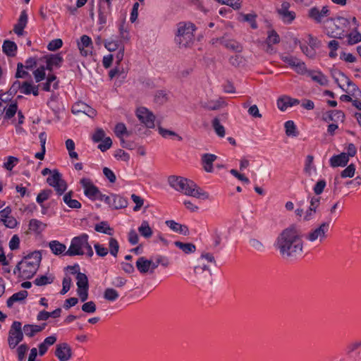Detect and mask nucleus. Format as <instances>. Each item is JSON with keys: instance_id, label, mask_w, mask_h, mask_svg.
I'll list each match as a JSON object with an SVG mask.
<instances>
[{"instance_id": "nucleus-1", "label": "nucleus", "mask_w": 361, "mask_h": 361, "mask_svg": "<svg viewBox=\"0 0 361 361\" xmlns=\"http://www.w3.org/2000/svg\"><path fill=\"white\" fill-rule=\"evenodd\" d=\"M275 247L283 258L294 259L300 256L303 251V241L296 226L290 225L278 235Z\"/></svg>"}, {"instance_id": "nucleus-2", "label": "nucleus", "mask_w": 361, "mask_h": 361, "mask_svg": "<svg viewBox=\"0 0 361 361\" xmlns=\"http://www.w3.org/2000/svg\"><path fill=\"white\" fill-rule=\"evenodd\" d=\"M169 185L175 190L185 195L202 199H209V194L202 190L194 181L178 176H170L168 178Z\"/></svg>"}, {"instance_id": "nucleus-3", "label": "nucleus", "mask_w": 361, "mask_h": 361, "mask_svg": "<svg viewBox=\"0 0 361 361\" xmlns=\"http://www.w3.org/2000/svg\"><path fill=\"white\" fill-rule=\"evenodd\" d=\"M42 259L40 252L35 251L25 257L18 263V269H22L21 277L31 279L37 272Z\"/></svg>"}, {"instance_id": "nucleus-4", "label": "nucleus", "mask_w": 361, "mask_h": 361, "mask_svg": "<svg viewBox=\"0 0 361 361\" xmlns=\"http://www.w3.org/2000/svg\"><path fill=\"white\" fill-rule=\"evenodd\" d=\"M331 75L340 88L353 98L361 99V90L343 73L334 71L331 72Z\"/></svg>"}, {"instance_id": "nucleus-5", "label": "nucleus", "mask_w": 361, "mask_h": 361, "mask_svg": "<svg viewBox=\"0 0 361 361\" xmlns=\"http://www.w3.org/2000/svg\"><path fill=\"white\" fill-rule=\"evenodd\" d=\"M349 24L350 20L344 17L329 18L326 20V33L329 37L342 39L344 36V29Z\"/></svg>"}, {"instance_id": "nucleus-6", "label": "nucleus", "mask_w": 361, "mask_h": 361, "mask_svg": "<svg viewBox=\"0 0 361 361\" xmlns=\"http://www.w3.org/2000/svg\"><path fill=\"white\" fill-rule=\"evenodd\" d=\"M195 30V25L192 23L178 24L175 42L179 47H186L193 42Z\"/></svg>"}, {"instance_id": "nucleus-7", "label": "nucleus", "mask_w": 361, "mask_h": 361, "mask_svg": "<svg viewBox=\"0 0 361 361\" xmlns=\"http://www.w3.org/2000/svg\"><path fill=\"white\" fill-rule=\"evenodd\" d=\"M89 235L87 233L74 237L71 242L69 248L65 252V255L73 257L75 255H83V249L88 245Z\"/></svg>"}, {"instance_id": "nucleus-8", "label": "nucleus", "mask_w": 361, "mask_h": 361, "mask_svg": "<svg viewBox=\"0 0 361 361\" xmlns=\"http://www.w3.org/2000/svg\"><path fill=\"white\" fill-rule=\"evenodd\" d=\"M24 332L22 323L14 321L8 331V344L11 349H14L23 340Z\"/></svg>"}, {"instance_id": "nucleus-9", "label": "nucleus", "mask_w": 361, "mask_h": 361, "mask_svg": "<svg viewBox=\"0 0 361 361\" xmlns=\"http://www.w3.org/2000/svg\"><path fill=\"white\" fill-rule=\"evenodd\" d=\"M47 183L55 189L59 195L67 190V184L58 170L52 171L51 176L47 178Z\"/></svg>"}, {"instance_id": "nucleus-10", "label": "nucleus", "mask_w": 361, "mask_h": 361, "mask_svg": "<svg viewBox=\"0 0 361 361\" xmlns=\"http://www.w3.org/2000/svg\"><path fill=\"white\" fill-rule=\"evenodd\" d=\"M330 221L322 223L317 228L310 231L306 236V238L310 242L319 240L322 242L326 238V233L329 231Z\"/></svg>"}, {"instance_id": "nucleus-11", "label": "nucleus", "mask_w": 361, "mask_h": 361, "mask_svg": "<svg viewBox=\"0 0 361 361\" xmlns=\"http://www.w3.org/2000/svg\"><path fill=\"white\" fill-rule=\"evenodd\" d=\"M136 115L140 122L147 128H154L155 116L148 109L143 106L139 107L136 111Z\"/></svg>"}, {"instance_id": "nucleus-12", "label": "nucleus", "mask_w": 361, "mask_h": 361, "mask_svg": "<svg viewBox=\"0 0 361 361\" xmlns=\"http://www.w3.org/2000/svg\"><path fill=\"white\" fill-rule=\"evenodd\" d=\"M80 183L84 190V194L86 197L92 200H97V197L99 195L100 191L90 178H82L80 180Z\"/></svg>"}, {"instance_id": "nucleus-13", "label": "nucleus", "mask_w": 361, "mask_h": 361, "mask_svg": "<svg viewBox=\"0 0 361 361\" xmlns=\"http://www.w3.org/2000/svg\"><path fill=\"white\" fill-rule=\"evenodd\" d=\"M54 355L59 361H69L73 357V350L68 343H61L56 345Z\"/></svg>"}, {"instance_id": "nucleus-14", "label": "nucleus", "mask_w": 361, "mask_h": 361, "mask_svg": "<svg viewBox=\"0 0 361 361\" xmlns=\"http://www.w3.org/2000/svg\"><path fill=\"white\" fill-rule=\"evenodd\" d=\"M72 113L78 114L80 113L85 114L90 118L96 116L97 111L95 109L87 105L83 102H75L72 106Z\"/></svg>"}, {"instance_id": "nucleus-15", "label": "nucleus", "mask_w": 361, "mask_h": 361, "mask_svg": "<svg viewBox=\"0 0 361 361\" xmlns=\"http://www.w3.org/2000/svg\"><path fill=\"white\" fill-rule=\"evenodd\" d=\"M329 15L330 11L326 6H323L321 10L314 6L311 8L308 11V16L317 23H321L323 18L327 17Z\"/></svg>"}, {"instance_id": "nucleus-16", "label": "nucleus", "mask_w": 361, "mask_h": 361, "mask_svg": "<svg viewBox=\"0 0 361 361\" xmlns=\"http://www.w3.org/2000/svg\"><path fill=\"white\" fill-rule=\"evenodd\" d=\"M194 273L197 279L202 281H209L212 275L210 269L204 264L195 266Z\"/></svg>"}, {"instance_id": "nucleus-17", "label": "nucleus", "mask_w": 361, "mask_h": 361, "mask_svg": "<svg viewBox=\"0 0 361 361\" xmlns=\"http://www.w3.org/2000/svg\"><path fill=\"white\" fill-rule=\"evenodd\" d=\"M78 47L82 56H87L92 53V42L91 38L85 35L80 37V40L78 42Z\"/></svg>"}, {"instance_id": "nucleus-18", "label": "nucleus", "mask_w": 361, "mask_h": 361, "mask_svg": "<svg viewBox=\"0 0 361 361\" xmlns=\"http://www.w3.org/2000/svg\"><path fill=\"white\" fill-rule=\"evenodd\" d=\"M345 117L344 113L341 110H330L323 114L322 119L325 122L338 123L339 121L343 122Z\"/></svg>"}, {"instance_id": "nucleus-19", "label": "nucleus", "mask_w": 361, "mask_h": 361, "mask_svg": "<svg viewBox=\"0 0 361 361\" xmlns=\"http://www.w3.org/2000/svg\"><path fill=\"white\" fill-rule=\"evenodd\" d=\"M300 104L298 99H294L288 96H283L277 99V106L282 111H286L288 107L293 106Z\"/></svg>"}, {"instance_id": "nucleus-20", "label": "nucleus", "mask_w": 361, "mask_h": 361, "mask_svg": "<svg viewBox=\"0 0 361 361\" xmlns=\"http://www.w3.org/2000/svg\"><path fill=\"white\" fill-rule=\"evenodd\" d=\"M27 23V14L25 10L21 11L18 23L14 25L13 32L18 36L23 34V30Z\"/></svg>"}, {"instance_id": "nucleus-21", "label": "nucleus", "mask_w": 361, "mask_h": 361, "mask_svg": "<svg viewBox=\"0 0 361 361\" xmlns=\"http://www.w3.org/2000/svg\"><path fill=\"white\" fill-rule=\"evenodd\" d=\"M47 324L43 323L41 325L25 324L23 326L24 334L30 338L33 337L36 334L41 332L46 327Z\"/></svg>"}, {"instance_id": "nucleus-22", "label": "nucleus", "mask_w": 361, "mask_h": 361, "mask_svg": "<svg viewBox=\"0 0 361 361\" xmlns=\"http://www.w3.org/2000/svg\"><path fill=\"white\" fill-rule=\"evenodd\" d=\"M307 75L315 82L322 86H326L328 85L327 78L319 71L310 70L307 72Z\"/></svg>"}, {"instance_id": "nucleus-23", "label": "nucleus", "mask_w": 361, "mask_h": 361, "mask_svg": "<svg viewBox=\"0 0 361 361\" xmlns=\"http://www.w3.org/2000/svg\"><path fill=\"white\" fill-rule=\"evenodd\" d=\"M349 161L348 155L343 152L338 155H334L330 159V164L332 167L345 166Z\"/></svg>"}, {"instance_id": "nucleus-24", "label": "nucleus", "mask_w": 361, "mask_h": 361, "mask_svg": "<svg viewBox=\"0 0 361 361\" xmlns=\"http://www.w3.org/2000/svg\"><path fill=\"white\" fill-rule=\"evenodd\" d=\"M166 224L173 231L188 235L189 234V229L187 226L180 224L173 220H168Z\"/></svg>"}, {"instance_id": "nucleus-25", "label": "nucleus", "mask_w": 361, "mask_h": 361, "mask_svg": "<svg viewBox=\"0 0 361 361\" xmlns=\"http://www.w3.org/2000/svg\"><path fill=\"white\" fill-rule=\"evenodd\" d=\"M128 206V200L123 197L112 194L111 207L114 209L126 208Z\"/></svg>"}, {"instance_id": "nucleus-26", "label": "nucleus", "mask_w": 361, "mask_h": 361, "mask_svg": "<svg viewBox=\"0 0 361 361\" xmlns=\"http://www.w3.org/2000/svg\"><path fill=\"white\" fill-rule=\"evenodd\" d=\"M28 227L30 231L39 234L47 228V224L38 219H32L29 221Z\"/></svg>"}, {"instance_id": "nucleus-27", "label": "nucleus", "mask_w": 361, "mask_h": 361, "mask_svg": "<svg viewBox=\"0 0 361 361\" xmlns=\"http://www.w3.org/2000/svg\"><path fill=\"white\" fill-rule=\"evenodd\" d=\"M219 41L220 44L224 45L225 47L236 52H240L243 50V47L240 44L236 41L226 39L224 37L219 39Z\"/></svg>"}, {"instance_id": "nucleus-28", "label": "nucleus", "mask_w": 361, "mask_h": 361, "mask_svg": "<svg viewBox=\"0 0 361 361\" xmlns=\"http://www.w3.org/2000/svg\"><path fill=\"white\" fill-rule=\"evenodd\" d=\"M28 295L27 290H20L18 293L13 294L6 301L8 307H12L14 302H21L24 300Z\"/></svg>"}, {"instance_id": "nucleus-29", "label": "nucleus", "mask_w": 361, "mask_h": 361, "mask_svg": "<svg viewBox=\"0 0 361 361\" xmlns=\"http://www.w3.org/2000/svg\"><path fill=\"white\" fill-rule=\"evenodd\" d=\"M49 247L51 250L52 253L55 255H59L65 252L66 250V246L65 244L60 243L58 240H51L49 243Z\"/></svg>"}, {"instance_id": "nucleus-30", "label": "nucleus", "mask_w": 361, "mask_h": 361, "mask_svg": "<svg viewBox=\"0 0 361 361\" xmlns=\"http://www.w3.org/2000/svg\"><path fill=\"white\" fill-rule=\"evenodd\" d=\"M217 157L213 154H204L202 157V161L204 164V169L207 172L213 171V162L216 159Z\"/></svg>"}, {"instance_id": "nucleus-31", "label": "nucleus", "mask_w": 361, "mask_h": 361, "mask_svg": "<svg viewBox=\"0 0 361 361\" xmlns=\"http://www.w3.org/2000/svg\"><path fill=\"white\" fill-rule=\"evenodd\" d=\"M2 50L8 56H14L17 51V45L14 42L7 39L4 42Z\"/></svg>"}, {"instance_id": "nucleus-32", "label": "nucleus", "mask_w": 361, "mask_h": 361, "mask_svg": "<svg viewBox=\"0 0 361 361\" xmlns=\"http://www.w3.org/2000/svg\"><path fill=\"white\" fill-rule=\"evenodd\" d=\"M136 267L141 274H146L150 269V260L144 257H140L136 262Z\"/></svg>"}, {"instance_id": "nucleus-33", "label": "nucleus", "mask_w": 361, "mask_h": 361, "mask_svg": "<svg viewBox=\"0 0 361 361\" xmlns=\"http://www.w3.org/2000/svg\"><path fill=\"white\" fill-rule=\"evenodd\" d=\"M201 105L204 109L207 110H217L224 105V101L222 98H219L216 100L202 102Z\"/></svg>"}, {"instance_id": "nucleus-34", "label": "nucleus", "mask_w": 361, "mask_h": 361, "mask_svg": "<svg viewBox=\"0 0 361 361\" xmlns=\"http://www.w3.org/2000/svg\"><path fill=\"white\" fill-rule=\"evenodd\" d=\"M73 192L70 191L66 193L63 197V202L71 209H79L81 204L77 200L72 199Z\"/></svg>"}, {"instance_id": "nucleus-35", "label": "nucleus", "mask_w": 361, "mask_h": 361, "mask_svg": "<svg viewBox=\"0 0 361 361\" xmlns=\"http://www.w3.org/2000/svg\"><path fill=\"white\" fill-rule=\"evenodd\" d=\"M123 45L121 40L114 39L113 38H109L104 42L105 48L111 52L118 49Z\"/></svg>"}, {"instance_id": "nucleus-36", "label": "nucleus", "mask_w": 361, "mask_h": 361, "mask_svg": "<svg viewBox=\"0 0 361 361\" xmlns=\"http://www.w3.org/2000/svg\"><path fill=\"white\" fill-rule=\"evenodd\" d=\"M138 232L145 238H149L153 233L152 230L147 221H142L141 225L138 227Z\"/></svg>"}, {"instance_id": "nucleus-37", "label": "nucleus", "mask_w": 361, "mask_h": 361, "mask_svg": "<svg viewBox=\"0 0 361 361\" xmlns=\"http://www.w3.org/2000/svg\"><path fill=\"white\" fill-rule=\"evenodd\" d=\"M174 245L185 254L192 253L196 250L195 245L191 243H185L180 241H176L174 242Z\"/></svg>"}, {"instance_id": "nucleus-38", "label": "nucleus", "mask_w": 361, "mask_h": 361, "mask_svg": "<svg viewBox=\"0 0 361 361\" xmlns=\"http://www.w3.org/2000/svg\"><path fill=\"white\" fill-rule=\"evenodd\" d=\"M94 229L97 232L105 233L109 235H113L114 234V229L109 226L106 221H102L96 224Z\"/></svg>"}, {"instance_id": "nucleus-39", "label": "nucleus", "mask_w": 361, "mask_h": 361, "mask_svg": "<svg viewBox=\"0 0 361 361\" xmlns=\"http://www.w3.org/2000/svg\"><path fill=\"white\" fill-rule=\"evenodd\" d=\"M169 100V95L165 90H157L155 92L154 101L159 105H163Z\"/></svg>"}, {"instance_id": "nucleus-40", "label": "nucleus", "mask_w": 361, "mask_h": 361, "mask_svg": "<svg viewBox=\"0 0 361 361\" xmlns=\"http://www.w3.org/2000/svg\"><path fill=\"white\" fill-rule=\"evenodd\" d=\"M78 289H88V279L87 276L81 272H78L76 276Z\"/></svg>"}, {"instance_id": "nucleus-41", "label": "nucleus", "mask_w": 361, "mask_h": 361, "mask_svg": "<svg viewBox=\"0 0 361 361\" xmlns=\"http://www.w3.org/2000/svg\"><path fill=\"white\" fill-rule=\"evenodd\" d=\"M212 128H214L216 134L220 137H224L226 132L224 127L220 123V121L218 118H214L212 122Z\"/></svg>"}, {"instance_id": "nucleus-42", "label": "nucleus", "mask_w": 361, "mask_h": 361, "mask_svg": "<svg viewBox=\"0 0 361 361\" xmlns=\"http://www.w3.org/2000/svg\"><path fill=\"white\" fill-rule=\"evenodd\" d=\"M47 59L49 61V66L51 65L56 68L61 67L62 62L63 61V59L61 54H51Z\"/></svg>"}, {"instance_id": "nucleus-43", "label": "nucleus", "mask_w": 361, "mask_h": 361, "mask_svg": "<svg viewBox=\"0 0 361 361\" xmlns=\"http://www.w3.org/2000/svg\"><path fill=\"white\" fill-rule=\"evenodd\" d=\"M286 134L288 136L296 137L298 133L296 130V126L293 121H288L284 124Z\"/></svg>"}, {"instance_id": "nucleus-44", "label": "nucleus", "mask_w": 361, "mask_h": 361, "mask_svg": "<svg viewBox=\"0 0 361 361\" xmlns=\"http://www.w3.org/2000/svg\"><path fill=\"white\" fill-rule=\"evenodd\" d=\"M53 193L52 190L50 189L42 190L39 192L36 197V202L42 205L43 202L47 200Z\"/></svg>"}, {"instance_id": "nucleus-45", "label": "nucleus", "mask_w": 361, "mask_h": 361, "mask_svg": "<svg viewBox=\"0 0 361 361\" xmlns=\"http://www.w3.org/2000/svg\"><path fill=\"white\" fill-rule=\"evenodd\" d=\"M114 133L119 139L123 137L124 135L128 136L130 135L125 124L123 123H118L116 125Z\"/></svg>"}, {"instance_id": "nucleus-46", "label": "nucleus", "mask_w": 361, "mask_h": 361, "mask_svg": "<svg viewBox=\"0 0 361 361\" xmlns=\"http://www.w3.org/2000/svg\"><path fill=\"white\" fill-rule=\"evenodd\" d=\"M119 297V294L114 288H108L104 290V298L109 301L114 302Z\"/></svg>"}, {"instance_id": "nucleus-47", "label": "nucleus", "mask_w": 361, "mask_h": 361, "mask_svg": "<svg viewBox=\"0 0 361 361\" xmlns=\"http://www.w3.org/2000/svg\"><path fill=\"white\" fill-rule=\"evenodd\" d=\"M348 37V44L350 45H353L361 42V33L359 32L357 30L349 33L347 35Z\"/></svg>"}, {"instance_id": "nucleus-48", "label": "nucleus", "mask_w": 361, "mask_h": 361, "mask_svg": "<svg viewBox=\"0 0 361 361\" xmlns=\"http://www.w3.org/2000/svg\"><path fill=\"white\" fill-rule=\"evenodd\" d=\"M158 130L159 134L164 138L168 137L169 136L176 137L178 140H182L183 138L180 135H178L176 132L165 129L161 126H159Z\"/></svg>"}, {"instance_id": "nucleus-49", "label": "nucleus", "mask_w": 361, "mask_h": 361, "mask_svg": "<svg viewBox=\"0 0 361 361\" xmlns=\"http://www.w3.org/2000/svg\"><path fill=\"white\" fill-rule=\"evenodd\" d=\"M109 252L111 255L116 257L119 250V244L116 239L110 238L109 241Z\"/></svg>"}, {"instance_id": "nucleus-50", "label": "nucleus", "mask_w": 361, "mask_h": 361, "mask_svg": "<svg viewBox=\"0 0 361 361\" xmlns=\"http://www.w3.org/2000/svg\"><path fill=\"white\" fill-rule=\"evenodd\" d=\"M279 42L280 37L276 32L275 30L270 31L267 39L268 47H270L271 44H278Z\"/></svg>"}, {"instance_id": "nucleus-51", "label": "nucleus", "mask_w": 361, "mask_h": 361, "mask_svg": "<svg viewBox=\"0 0 361 361\" xmlns=\"http://www.w3.org/2000/svg\"><path fill=\"white\" fill-rule=\"evenodd\" d=\"M18 110L17 103L11 104L7 109H5L4 118L6 119H10L13 118L16 114Z\"/></svg>"}, {"instance_id": "nucleus-52", "label": "nucleus", "mask_w": 361, "mask_h": 361, "mask_svg": "<svg viewBox=\"0 0 361 361\" xmlns=\"http://www.w3.org/2000/svg\"><path fill=\"white\" fill-rule=\"evenodd\" d=\"M33 75L36 82H41L46 76L45 67L44 66H41L33 72Z\"/></svg>"}, {"instance_id": "nucleus-53", "label": "nucleus", "mask_w": 361, "mask_h": 361, "mask_svg": "<svg viewBox=\"0 0 361 361\" xmlns=\"http://www.w3.org/2000/svg\"><path fill=\"white\" fill-rule=\"evenodd\" d=\"M29 347L27 344L23 343L17 348V355L18 361H23L25 359V354L27 352Z\"/></svg>"}, {"instance_id": "nucleus-54", "label": "nucleus", "mask_w": 361, "mask_h": 361, "mask_svg": "<svg viewBox=\"0 0 361 361\" xmlns=\"http://www.w3.org/2000/svg\"><path fill=\"white\" fill-rule=\"evenodd\" d=\"M294 68L295 71L301 75L307 74V72L310 70L307 69V67L305 66V63L300 61V59L298 61V62L295 63V65L293 67Z\"/></svg>"}, {"instance_id": "nucleus-55", "label": "nucleus", "mask_w": 361, "mask_h": 361, "mask_svg": "<svg viewBox=\"0 0 361 361\" xmlns=\"http://www.w3.org/2000/svg\"><path fill=\"white\" fill-rule=\"evenodd\" d=\"M82 310L88 314H92L96 312L97 307L93 301L85 302L81 307Z\"/></svg>"}, {"instance_id": "nucleus-56", "label": "nucleus", "mask_w": 361, "mask_h": 361, "mask_svg": "<svg viewBox=\"0 0 361 361\" xmlns=\"http://www.w3.org/2000/svg\"><path fill=\"white\" fill-rule=\"evenodd\" d=\"M18 161L19 159L17 157L9 156L7 161L4 163V168L8 171H11Z\"/></svg>"}, {"instance_id": "nucleus-57", "label": "nucleus", "mask_w": 361, "mask_h": 361, "mask_svg": "<svg viewBox=\"0 0 361 361\" xmlns=\"http://www.w3.org/2000/svg\"><path fill=\"white\" fill-rule=\"evenodd\" d=\"M281 20L286 23H290L295 18L293 11H286L279 14Z\"/></svg>"}, {"instance_id": "nucleus-58", "label": "nucleus", "mask_w": 361, "mask_h": 361, "mask_svg": "<svg viewBox=\"0 0 361 361\" xmlns=\"http://www.w3.org/2000/svg\"><path fill=\"white\" fill-rule=\"evenodd\" d=\"M355 171V166L353 164H350L345 168L343 171H342L341 173V176L342 178H352Z\"/></svg>"}, {"instance_id": "nucleus-59", "label": "nucleus", "mask_w": 361, "mask_h": 361, "mask_svg": "<svg viewBox=\"0 0 361 361\" xmlns=\"http://www.w3.org/2000/svg\"><path fill=\"white\" fill-rule=\"evenodd\" d=\"M243 20L249 23L252 29L257 28V24L255 20L256 17H257L256 14H253V13L245 14V15H243Z\"/></svg>"}, {"instance_id": "nucleus-60", "label": "nucleus", "mask_w": 361, "mask_h": 361, "mask_svg": "<svg viewBox=\"0 0 361 361\" xmlns=\"http://www.w3.org/2000/svg\"><path fill=\"white\" fill-rule=\"evenodd\" d=\"M281 59L284 63L288 64L291 68H293L299 60L298 58L288 54L281 55Z\"/></svg>"}, {"instance_id": "nucleus-61", "label": "nucleus", "mask_w": 361, "mask_h": 361, "mask_svg": "<svg viewBox=\"0 0 361 361\" xmlns=\"http://www.w3.org/2000/svg\"><path fill=\"white\" fill-rule=\"evenodd\" d=\"M53 282V279H50L49 277H47V276H41L40 277H38L37 279H35V280L34 281V283L36 285V286H45V285H47V284H50Z\"/></svg>"}, {"instance_id": "nucleus-62", "label": "nucleus", "mask_w": 361, "mask_h": 361, "mask_svg": "<svg viewBox=\"0 0 361 361\" xmlns=\"http://www.w3.org/2000/svg\"><path fill=\"white\" fill-rule=\"evenodd\" d=\"M131 199L133 201V202H135V206L133 207V211H135V212L139 211L141 209V207L143 206L144 200L135 194H133L131 195Z\"/></svg>"}, {"instance_id": "nucleus-63", "label": "nucleus", "mask_w": 361, "mask_h": 361, "mask_svg": "<svg viewBox=\"0 0 361 361\" xmlns=\"http://www.w3.org/2000/svg\"><path fill=\"white\" fill-rule=\"evenodd\" d=\"M63 45V42L61 39H55L51 40L47 45V49L49 51H56L60 49Z\"/></svg>"}, {"instance_id": "nucleus-64", "label": "nucleus", "mask_w": 361, "mask_h": 361, "mask_svg": "<svg viewBox=\"0 0 361 361\" xmlns=\"http://www.w3.org/2000/svg\"><path fill=\"white\" fill-rule=\"evenodd\" d=\"M326 183L324 180H319V181H317V183L313 188L314 193L317 195L322 194L324 190V188L326 187Z\"/></svg>"}]
</instances>
